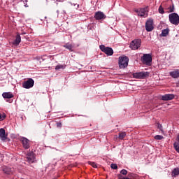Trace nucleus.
Instances as JSON below:
<instances>
[{"instance_id":"obj_35","label":"nucleus","mask_w":179,"mask_h":179,"mask_svg":"<svg viewBox=\"0 0 179 179\" xmlns=\"http://www.w3.org/2000/svg\"><path fill=\"white\" fill-rule=\"evenodd\" d=\"M24 2L27 3V0L24 1Z\"/></svg>"},{"instance_id":"obj_36","label":"nucleus","mask_w":179,"mask_h":179,"mask_svg":"<svg viewBox=\"0 0 179 179\" xmlns=\"http://www.w3.org/2000/svg\"><path fill=\"white\" fill-rule=\"evenodd\" d=\"M128 176L129 177V173L128 174Z\"/></svg>"},{"instance_id":"obj_13","label":"nucleus","mask_w":179,"mask_h":179,"mask_svg":"<svg viewBox=\"0 0 179 179\" xmlns=\"http://www.w3.org/2000/svg\"><path fill=\"white\" fill-rule=\"evenodd\" d=\"M169 75L171 76V78H173V79H177V78H179V69L171 71Z\"/></svg>"},{"instance_id":"obj_30","label":"nucleus","mask_w":179,"mask_h":179,"mask_svg":"<svg viewBox=\"0 0 179 179\" xmlns=\"http://www.w3.org/2000/svg\"><path fill=\"white\" fill-rule=\"evenodd\" d=\"M6 118V115L5 113H0V120H3Z\"/></svg>"},{"instance_id":"obj_12","label":"nucleus","mask_w":179,"mask_h":179,"mask_svg":"<svg viewBox=\"0 0 179 179\" xmlns=\"http://www.w3.org/2000/svg\"><path fill=\"white\" fill-rule=\"evenodd\" d=\"M175 96L173 94H166L162 96V100L164 101H169L170 100H173L174 99Z\"/></svg>"},{"instance_id":"obj_3","label":"nucleus","mask_w":179,"mask_h":179,"mask_svg":"<svg viewBox=\"0 0 179 179\" xmlns=\"http://www.w3.org/2000/svg\"><path fill=\"white\" fill-rule=\"evenodd\" d=\"M169 22L172 24H174L175 26H178V24H179L178 14H177L176 13H171V14H169Z\"/></svg>"},{"instance_id":"obj_5","label":"nucleus","mask_w":179,"mask_h":179,"mask_svg":"<svg viewBox=\"0 0 179 179\" xmlns=\"http://www.w3.org/2000/svg\"><path fill=\"white\" fill-rule=\"evenodd\" d=\"M99 48L102 52H104L108 57H111V55L114 54V50H113V48L110 47H106L104 45H101Z\"/></svg>"},{"instance_id":"obj_21","label":"nucleus","mask_w":179,"mask_h":179,"mask_svg":"<svg viewBox=\"0 0 179 179\" xmlns=\"http://www.w3.org/2000/svg\"><path fill=\"white\" fill-rule=\"evenodd\" d=\"M169 31H170L169 30V29H163L162 32V37H166V36L169 34Z\"/></svg>"},{"instance_id":"obj_14","label":"nucleus","mask_w":179,"mask_h":179,"mask_svg":"<svg viewBox=\"0 0 179 179\" xmlns=\"http://www.w3.org/2000/svg\"><path fill=\"white\" fill-rule=\"evenodd\" d=\"M22 41V38L20 34H17L15 40L13 42V45H19Z\"/></svg>"},{"instance_id":"obj_19","label":"nucleus","mask_w":179,"mask_h":179,"mask_svg":"<svg viewBox=\"0 0 179 179\" xmlns=\"http://www.w3.org/2000/svg\"><path fill=\"white\" fill-rule=\"evenodd\" d=\"M179 176V168H175L172 171V177H177Z\"/></svg>"},{"instance_id":"obj_24","label":"nucleus","mask_w":179,"mask_h":179,"mask_svg":"<svg viewBox=\"0 0 179 179\" xmlns=\"http://www.w3.org/2000/svg\"><path fill=\"white\" fill-rule=\"evenodd\" d=\"M154 138L156 141H162V139H164V137H163V136H160V135H157Z\"/></svg>"},{"instance_id":"obj_6","label":"nucleus","mask_w":179,"mask_h":179,"mask_svg":"<svg viewBox=\"0 0 179 179\" xmlns=\"http://www.w3.org/2000/svg\"><path fill=\"white\" fill-rule=\"evenodd\" d=\"M134 79H146L149 77V72H137L132 74Z\"/></svg>"},{"instance_id":"obj_11","label":"nucleus","mask_w":179,"mask_h":179,"mask_svg":"<svg viewBox=\"0 0 179 179\" xmlns=\"http://www.w3.org/2000/svg\"><path fill=\"white\" fill-rule=\"evenodd\" d=\"M106 16L103 13V12L98 11L95 13L94 18L96 20H103V19H106Z\"/></svg>"},{"instance_id":"obj_9","label":"nucleus","mask_w":179,"mask_h":179,"mask_svg":"<svg viewBox=\"0 0 179 179\" xmlns=\"http://www.w3.org/2000/svg\"><path fill=\"white\" fill-rule=\"evenodd\" d=\"M153 29V19H149L145 23V30L147 31H152Z\"/></svg>"},{"instance_id":"obj_7","label":"nucleus","mask_w":179,"mask_h":179,"mask_svg":"<svg viewBox=\"0 0 179 179\" xmlns=\"http://www.w3.org/2000/svg\"><path fill=\"white\" fill-rule=\"evenodd\" d=\"M141 61L143 64H145V65H150L152 61V55L150 54H144L141 57Z\"/></svg>"},{"instance_id":"obj_28","label":"nucleus","mask_w":179,"mask_h":179,"mask_svg":"<svg viewBox=\"0 0 179 179\" xmlns=\"http://www.w3.org/2000/svg\"><path fill=\"white\" fill-rule=\"evenodd\" d=\"M110 168L113 169V170H117V169H118V166L116 164H111Z\"/></svg>"},{"instance_id":"obj_15","label":"nucleus","mask_w":179,"mask_h":179,"mask_svg":"<svg viewBox=\"0 0 179 179\" xmlns=\"http://www.w3.org/2000/svg\"><path fill=\"white\" fill-rule=\"evenodd\" d=\"M0 138L1 141H6V134H5V129H0Z\"/></svg>"},{"instance_id":"obj_23","label":"nucleus","mask_w":179,"mask_h":179,"mask_svg":"<svg viewBox=\"0 0 179 179\" xmlns=\"http://www.w3.org/2000/svg\"><path fill=\"white\" fill-rule=\"evenodd\" d=\"M174 149L176 150L178 153H179V143L175 142L173 143Z\"/></svg>"},{"instance_id":"obj_17","label":"nucleus","mask_w":179,"mask_h":179,"mask_svg":"<svg viewBox=\"0 0 179 179\" xmlns=\"http://www.w3.org/2000/svg\"><path fill=\"white\" fill-rule=\"evenodd\" d=\"M2 96L3 99H13V94L11 92H4L2 94Z\"/></svg>"},{"instance_id":"obj_4","label":"nucleus","mask_w":179,"mask_h":179,"mask_svg":"<svg viewBox=\"0 0 179 179\" xmlns=\"http://www.w3.org/2000/svg\"><path fill=\"white\" fill-rule=\"evenodd\" d=\"M141 44L142 40L141 38L134 39L131 42L129 47L132 50H138L141 48Z\"/></svg>"},{"instance_id":"obj_31","label":"nucleus","mask_w":179,"mask_h":179,"mask_svg":"<svg viewBox=\"0 0 179 179\" xmlns=\"http://www.w3.org/2000/svg\"><path fill=\"white\" fill-rule=\"evenodd\" d=\"M57 128H62V123H61V122H57Z\"/></svg>"},{"instance_id":"obj_22","label":"nucleus","mask_w":179,"mask_h":179,"mask_svg":"<svg viewBox=\"0 0 179 179\" xmlns=\"http://www.w3.org/2000/svg\"><path fill=\"white\" fill-rule=\"evenodd\" d=\"M65 66H66L65 65L59 64V65L56 66L55 69H56V71L64 70V69H65Z\"/></svg>"},{"instance_id":"obj_8","label":"nucleus","mask_w":179,"mask_h":179,"mask_svg":"<svg viewBox=\"0 0 179 179\" xmlns=\"http://www.w3.org/2000/svg\"><path fill=\"white\" fill-rule=\"evenodd\" d=\"M33 86H34V80L32 78H29L22 83V87H24V89H31Z\"/></svg>"},{"instance_id":"obj_1","label":"nucleus","mask_w":179,"mask_h":179,"mask_svg":"<svg viewBox=\"0 0 179 179\" xmlns=\"http://www.w3.org/2000/svg\"><path fill=\"white\" fill-rule=\"evenodd\" d=\"M128 62H129V59L127 56H122L119 57V68L120 69H124L128 66Z\"/></svg>"},{"instance_id":"obj_32","label":"nucleus","mask_w":179,"mask_h":179,"mask_svg":"<svg viewBox=\"0 0 179 179\" xmlns=\"http://www.w3.org/2000/svg\"><path fill=\"white\" fill-rule=\"evenodd\" d=\"M169 12H174V6H173V7H171V6H170L169 7Z\"/></svg>"},{"instance_id":"obj_33","label":"nucleus","mask_w":179,"mask_h":179,"mask_svg":"<svg viewBox=\"0 0 179 179\" xmlns=\"http://www.w3.org/2000/svg\"><path fill=\"white\" fill-rule=\"evenodd\" d=\"M157 128L159 129H160V131H162V132H163V129H162V124H159L158 126H157Z\"/></svg>"},{"instance_id":"obj_16","label":"nucleus","mask_w":179,"mask_h":179,"mask_svg":"<svg viewBox=\"0 0 179 179\" xmlns=\"http://www.w3.org/2000/svg\"><path fill=\"white\" fill-rule=\"evenodd\" d=\"M63 47L64 48H66V50H69L71 51V52H73V45L71 43H67L64 44L63 45Z\"/></svg>"},{"instance_id":"obj_10","label":"nucleus","mask_w":179,"mask_h":179,"mask_svg":"<svg viewBox=\"0 0 179 179\" xmlns=\"http://www.w3.org/2000/svg\"><path fill=\"white\" fill-rule=\"evenodd\" d=\"M22 146L24 149H29L30 148V141L25 137H22L20 139Z\"/></svg>"},{"instance_id":"obj_27","label":"nucleus","mask_w":179,"mask_h":179,"mask_svg":"<svg viewBox=\"0 0 179 179\" xmlns=\"http://www.w3.org/2000/svg\"><path fill=\"white\" fill-rule=\"evenodd\" d=\"M3 171L5 174H10V170L6 167L3 168Z\"/></svg>"},{"instance_id":"obj_34","label":"nucleus","mask_w":179,"mask_h":179,"mask_svg":"<svg viewBox=\"0 0 179 179\" xmlns=\"http://www.w3.org/2000/svg\"><path fill=\"white\" fill-rule=\"evenodd\" d=\"M24 5L25 6V8H29V5H27V3L24 1Z\"/></svg>"},{"instance_id":"obj_25","label":"nucleus","mask_w":179,"mask_h":179,"mask_svg":"<svg viewBox=\"0 0 179 179\" xmlns=\"http://www.w3.org/2000/svg\"><path fill=\"white\" fill-rule=\"evenodd\" d=\"M158 12L159 13H161V15H163L164 13V8H163V6H159Z\"/></svg>"},{"instance_id":"obj_18","label":"nucleus","mask_w":179,"mask_h":179,"mask_svg":"<svg viewBox=\"0 0 179 179\" xmlns=\"http://www.w3.org/2000/svg\"><path fill=\"white\" fill-rule=\"evenodd\" d=\"M34 155H30L27 157V160L29 163H34Z\"/></svg>"},{"instance_id":"obj_2","label":"nucleus","mask_w":179,"mask_h":179,"mask_svg":"<svg viewBox=\"0 0 179 179\" xmlns=\"http://www.w3.org/2000/svg\"><path fill=\"white\" fill-rule=\"evenodd\" d=\"M134 12L137 13L138 16H141V17H148L149 13V8L145 7L143 8H138L134 10Z\"/></svg>"},{"instance_id":"obj_29","label":"nucleus","mask_w":179,"mask_h":179,"mask_svg":"<svg viewBox=\"0 0 179 179\" xmlns=\"http://www.w3.org/2000/svg\"><path fill=\"white\" fill-rule=\"evenodd\" d=\"M120 174H122V176H127L128 174V171L122 169L120 171Z\"/></svg>"},{"instance_id":"obj_20","label":"nucleus","mask_w":179,"mask_h":179,"mask_svg":"<svg viewBox=\"0 0 179 179\" xmlns=\"http://www.w3.org/2000/svg\"><path fill=\"white\" fill-rule=\"evenodd\" d=\"M127 136V133L125 131H120L119 133V139H120L121 141H122V139H124V138H125Z\"/></svg>"},{"instance_id":"obj_26","label":"nucleus","mask_w":179,"mask_h":179,"mask_svg":"<svg viewBox=\"0 0 179 179\" xmlns=\"http://www.w3.org/2000/svg\"><path fill=\"white\" fill-rule=\"evenodd\" d=\"M88 164H90V166H92L94 169H97V164H96V162L89 161Z\"/></svg>"}]
</instances>
